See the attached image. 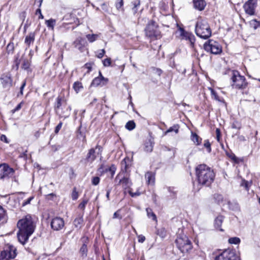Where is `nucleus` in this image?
Here are the masks:
<instances>
[{"instance_id": "f257e3e1", "label": "nucleus", "mask_w": 260, "mask_h": 260, "mask_svg": "<svg viewBox=\"0 0 260 260\" xmlns=\"http://www.w3.org/2000/svg\"><path fill=\"white\" fill-rule=\"evenodd\" d=\"M17 227L19 229L17 233L18 241L24 244L30 235L34 232L36 225L30 215H27L23 218L18 220Z\"/></svg>"}, {"instance_id": "f03ea898", "label": "nucleus", "mask_w": 260, "mask_h": 260, "mask_svg": "<svg viewBox=\"0 0 260 260\" xmlns=\"http://www.w3.org/2000/svg\"><path fill=\"white\" fill-rule=\"evenodd\" d=\"M196 175L199 184L205 186H209L215 178L213 170L205 164L199 165L196 167Z\"/></svg>"}, {"instance_id": "7ed1b4c3", "label": "nucleus", "mask_w": 260, "mask_h": 260, "mask_svg": "<svg viewBox=\"0 0 260 260\" xmlns=\"http://www.w3.org/2000/svg\"><path fill=\"white\" fill-rule=\"evenodd\" d=\"M223 74H228L230 76L231 85L233 88L244 89L247 87L248 82L246 81L245 77L242 76L238 71L228 69Z\"/></svg>"}, {"instance_id": "20e7f679", "label": "nucleus", "mask_w": 260, "mask_h": 260, "mask_svg": "<svg viewBox=\"0 0 260 260\" xmlns=\"http://www.w3.org/2000/svg\"><path fill=\"white\" fill-rule=\"evenodd\" d=\"M195 31L200 38L207 39L211 36L212 31L207 20L201 17L198 18L196 24Z\"/></svg>"}, {"instance_id": "39448f33", "label": "nucleus", "mask_w": 260, "mask_h": 260, "mask_svg": "<svg viewBox=\"0 0 260 260\" xmlns=\"http://www.w3.org/2000/svg\"><path fill=\"white\" fill-rule=\"evenodd\" d=\"M178 249L182 252H187L192 249V244L188 237L183 234L178 236L175 241Z\"/></svg>"}, {"instance_id": "423d86ee", "label": "nucleus", "mask_w": 260, "mask_h": 260, "mask_svg": "<svg viewBox=\"0 0 260 260\" xmlns=\"http://www.w3.org/2000/svg\"><path fill=\"white\" fill-rule=\"evenodd\" d=\"M146 36L150 39H158L161 37L158 25L153 20H150L145 29Z\"/></svg>"}, {"instance_id": "0eeeda50", "label": "nucleus", "mask_w": 260, "mask_h": 260, "mask_svg": "<svg viewBox=\"0 0 260 260\" xmlns=\"http://www.w3.org/2000/svg\"><path fill=\"white\" fill-rule=\"evenodd\" d=\"M16 248L12 245H6L0 253V260H10L17 255Z\"/></svg>"}, {"instance_id": "6e6552de", "label": "nucleus", "mask_w": 260, "mask_h": 260, "mask_svg": "<svg viewBox=\"0 0 260 260\" xmlns=\"http://www.w3.org/2000/svg\"><path fill=\"white\" fill-rule=\"evenodd\" d=\"M204 48L207 52L214 54H218L221 52L222 48L220 44L212 40H209L204 45Z\"/></svg>"}, {"instance_id": "1a4fd4ad", "label": "nucleus", "mask_w": 260, "mask_h": 260, "mask_svg": "<svg viewBox=\"0 0 260 260\" xmlns=\"http://www.w3.org/2000/svg\"><path fill=\"white\" fill-rule=\"evenodd\" d=\"M215 260H240L235 250L226 249L216 256Z\"/></svg>"}, {"instance_id": "9d476101", "label": "nucleus", "mask_w": 260, "mask_h": 260, "mask_svg": "<svg viewBox=\"0 0 260 260\" xmlns=\"http://www.w3.org/2000/svg\"><path fill=\"white\" fill-rule=\"evenodd\" d=\"M14 170L10 168L7 164L0 165V179H8L12 177L14 173Z\"/></svg>"}, {"instance_id": "9b49d317", "label": "nucleus", "mask_w": 260, "mask_h": 260, "mask_svg": "<svg viewBox=\"0 0 260 260\" xmlns=\"http://www.w3.org/2000/svg\"><path fill=\"white\" fill-rule=\"evenodd\" d=\"M120 177V175L118 174L115 178V181H117L119 179L118 183L117 185H121L124 191V193L125 194L127 191L128 192L129 189H132L131 186H132L133 183L132 182L130 179L127 177L124 176L122 178Z\"/></svg>"}, {"instance_id": "f8f14e48", "label": "nucleus", "mask_w": 260, "mask_h": 260, "mask_svg": "<svg viewBox=\"0 0 260 260\" xmlns=\"http://www.w3.org/2000/svg\"><path fill=\"white\" fill-rule=\"evenodd\" d=\"M95 149L98 150L97 153L101 155L103 148L101 146L97 145L95 148H91L89 150L85 159L86 162L91 163L95 159L96 157Z\"/></svg>"}, {"instance_id": "ddd939ff", "label": "nucleus", "mask_w": 260, "mask_h": 260, "mask_svg": "<svg viewBox=\"0 0 260 260\" xmlns=\"http://www.w3.org/2000/svg\"><path fill=\"white\" fill-rule=\"evenodd\" d=\"M12 78L9 73L3 74L0 77V82L3 87L5 89H10L12 86Z\"/></svg>"}, {"instance_id": "4468645a", "label": "nucleus", "mask_w": 260, "mask_h": 260, "mask_svg": "<svg viewBox=\"0 0 260 260\" xmlns=\"http://www.w3.org/2000/svg\"><path fill=\"white\" fill-rule=\"evenodd\" d=\"M256 6V0H248L243 6L245 13L249 15H253Z\"/></svg>"}, {"instance_id": "2eb2a0df", "label": "nucleus", "mask_w": 260, "mask_h": 260, "mask_svg": "<svg viewBox=\"0 0 260 260\" xmlns=\"http://www.w3.org/2000/svg\"><path fill=\"white\" fill-rule=\"evenodd\" d=\"M180 36L182 37V39L188 41L190 44L191 47L193 46L195 42V37L194 36L188 31H185L183 28H180Z\"/></svg>"}, {"instance_id": "dca6fc26", "label": "nucleus", "mask_w": 260, "mask_h": 260, "mask_svg": "<svg viewBox=\"0 0 260 260\" xmlns=\"http://www.w3.org/2000/svg\"><path fill=\"white\" fill-rule=\"evenodd\" d=\"M64 225V222L60 217H55L52 219L51 222V226L54 231H59L62 229Z\"/></svg>"}, {"instance_id": "f3484780", "label": "nucleus", "mask_w": 260, "mask_h": 260, "mask_svg": "<svg viewBox=\"0 0 260 260\" xmlns=\"http://www.w3.org/2000/svg\"><path fill=\"white\" fill-rule=\"evenodd\" d=\"M76 18L72 15V13L66 14L62 18V21L65 22H63L60 25V27L62 28L65 27V25H69L73 24L75 22Z\"/></svg>"}, {"instance_id": "a211bd4d", "label": "nucleus", "mask_w": 260, "mask_h": 260, "mask_svg": "<svg viewBox=\"0 0 260 260\" xmlns=\"http://www.w3.org/2000/svg\"><path fill=\"white\" fill-rule=\"evenodd\" d=\"M100 75L99 77L95 78L92 81L91 85L92 86H103L105 85L107 82L108 79L105 78L102 75L101 73L100 72Z\"/></svg>"}, {"instance_id": "6ab92c4d", "label": "nucleus", "mask_w": 260, "mask_h": 260, "mask_svg": "<svg viewBox=\"0 0 260 260\" xmlns=\"http://www.w3.org/2000/svg\"><path fill=\"white\" fill-rule=\"evenodd\" d=\"M192 1L194 8L199 11H203L206 6L205 0H192Z\"/></svg>"}, {"instance_id": "aec40b11", "label": "nucleus", "mask_w": 260, "mask_h": 260, "mask_svg": "<svg viewBox=\"0 0 260 260\" xmlns=\"http://www.w3.org/2000/svg\"><path fill=\"white\" fill-rule=\"evenodd\" d=\"M74 45L75 48L78 49L80 52L84 51V39L81 37H78L74 42Z\"/></svg>"}, {"instance_id": "412c9836", "label": "nucleus", "mask_w": 260, "mask_h": 260, "mask_svg": "<svg viewBox=\"0 0 260 260\" xmlns=\"http://www.w3.org/2000/svg\"><path fill=\"white\" fill-rule=\"evenodd\" d=\"M35 32H30L25 37L24 43L27 47H29L31 44H32L35 39Z\"/></svg>"}, {"instance_id": "4be33fe9", "label": "nucleus", "mask_w": 260, "mask_h": 260, "mask_svg": "<svg viewBox=\"0 0 260 260\" xmlns=\"http://www.w3.org/2000/svg\"><path fill=\"white\" fill-rule=\"evenodd\" d=\"M62 114H57L59 117L66 118L68 117L70 114V111L71 110L70 107L63 105V107L61 108Z\"/></svg>"}, {"instance_id": "5701e85b", "label": "nucleus", "mask_w": 260, "mask_h": 260, "mask_svg": "<svg viewBox=\"0 0 260 260\" xmlns=\"http://www.w3.org/2000/svg\"><path fill=\"white\" fill-rule=\"evenodd\" d=\"M224 220V217L222 215L218 216L214 220V226L215 228L217 229H218L220 231H223V230L221 228L222 223Z\"/></svg>"}, {"instance_id": "b1692460", "label": "nucleus", "mask_w": 260, "mask_h": 260, "mask_svg": "<svg viewBox=\"0 0 260 260\" xmlns=\"http://www.w3.org/2000/svg\"><path fill=\"white\" fill-rule=\"evenodd\" d=\"M145 178L147 182L149 184L153 185L155 182V175L152 172H147L145 175Z\"/></svg>"}, {"instance_id": "393cba45", "label": "nucleus", "mask_w": 260, "mask_h": 260, "mask_svg": "<svg viewBox=\"0 0 260 260\" xmlns=\"http://www.w3.org/2000/svg\"><path fill=\"white\" fill-rule=\"evenodd\" d=\"M61 100L59 97H58L56 99V104L55 105V110L57 114H62L61 112V108L63 107V105L61 104Z\"/></svg>"}, {"instance_id": "a878e982", "label": "nucleus", "mask_w": 260, "mask_h": 260, "mask_svg": "<svg viewBox=\"0 0 260 260\" xmlns=\"http://www.w3.org/2000/svg\"><path fill=\"white\" fill-rule=\"evenodd\" d=\"M74 225L77 229H81L83 225V216H79L76 218L73 222Z\"/></svg>"}, {"instance_id": "bb28decb", "label": "nucleus", "mask_w": 260, "mask_h": 260, "mask_svg": "<svg viewBox=\"0 0 260 260\" xmlns=\"http://www.w3.org/2000/svg\"><path fill=\"white\" fill-rule=\"evenodd\" d=\"M153 143L151 140L146 141L144 144V150L147 152H151L153 150Z\"/></svg>"}, {"instance_id": "cd10ccee", "label": "nucleus", "mask_w": 260, "mask_h": 260, "mask_svg": "<svg viewBox=\"0 0 260 260\" xmlns=\"http://www.w3.org/2000/svg\"><path fill=\"white\" fill-rule=\"evenodd\" d=\"M133 7L132 8L133 14H136L140 6V1L139 0H135L132 2Z\"/></svg>"}, {"instance_id": "c85d7f7f", "label": "nucleus", "mask_w": 260, "mask_h": 260, "mask_svg": "<svg viewBox=\"0 0 260 260\" xmlns=\"http://www.w3.org/2000/svg\"><path fill=\"white\" fill-rule=\"evenodd\" d=\"M191 139L196 145H199L201 143L202 139L196 133H191Z\"/></svg>"}, {"instance_id": "c756f323", "label": "nucleus", "mask_w": 260, "mask_h": 260, "mask_svg": "<svg viewBox=\"0 0 260 260\" xmlns=\"http://www.w3.org/2000/svg\"><path fill=\"white\" fill-rule=\"evenodd\" d=\"M56 22L55 19L51 18L45 21V24L49 28H50L51 30H53Z\"/></svg>"}, {"instance_id": "7c9ffc66", "label": "nucleus", "mask_w": 260, "mask_h": 260, "mask_svg": "<svg viewBox=\"0 0 260 260\" xmlns=\"http://www.w3.org/2000/svg\"><path fill=\"white\" fill-rule=\"evenodd\" d=\"M146 211L148 218H152L154 221H157L156 216L151 208H147Z\"/></svg>"}, {"instance_id": "2f4dec72", "label": "nucleus", "mask_w": 260, "mask_h": 260, "mask_svg": "<svg viewBox=\"0 0 260 260\" xmlns=\"http://www.w3.org/2000/svg\"><path fill=\"white\" fill-rule=\"evenodd\" d=\"M174 132L175 134H177L179 132V126L177 124L174 125L173 126L170 127L167 131L164 133V136L167 135L168 133Z\"/></svg>"}, {"instance_id": "473e14b6", "label": "nucleus", "mask_w": 260, "mask_h": 260, "mask_svg": "<svg viewBox=\"0 0 260 260\" xmlns=\"http://www.w3.org/2000/svg\"><path fill=\"white\" fill-rule=\"evenodd\" d=\"M87 247L86 244H83L80 249V253L82 257H85L87 256Z\"/></svg>"}, {"instance_id": "72a5a7b5", "label": "nucleus", "mask_w": 260, "mask_h": 260, "mask_svg": "<svg viewBox=\"0 0 260 260\" xmlns=\"http://www.w3.org/2000/svg\"><path fill=\"white\" fill-rule=\"evenodd\" d=\"M135 127L136 124L133 120L128 121L125 125V127L129 131H132L135 128Z\"/></svg>"}, {"instance_id": "f704fd0d", "label": "nucleus", "mask_w": 260, "mask_h": 260, "mask_svg": "<svg viewBox=\"0 0 260 260\" xmlns=\"http://www.w3.org/2000/svg\"><path fill=\"white\" fill-rule=\"evenodd\" d=\"M83 88L82 83L80 82H75L73 84V88L77 93L79 92Z\"/></svg>"}, {"instance_id": "c9c22d12", "label": "nucleus", "mask_w": 260, "mask_h": 260, "mask_svg": "<svg viewBox=\"0 0 260 260\" xmlns=\"http://www.w3.org/2000/svg\"><path fill=\"white\" fill-rule=\"evenodd\" d=\"M168 192L170 193L169 197L170 199H174L176 198V191L174 190L173 187H169L167 188Z\"/></svg>"}, {"instance_id": "e433bc0d", "label": "nucleus", "mask_w": 260, "mask_h": 260, "mask_svg": "<svg viewBox=\"0 0 260 260\" xmlns=\"http://www.w3.org/2000/svg\"><path fill=\"white\" fill-rule=\"evenodd\" d=\"M249 23L250 26L253 27L254 29H256L258 27H260V22L255 19L251 20Z\"/></svg>"}, {"instance_id": "4c0bfd02", "label": "nucleus", "mask_w": 260, "mask_h": 260, "mask_svg": "<svg viewBox=\"0 0 260 260\" xmlns=\"http://www.w3.org/2000/svg\"><path fill=\"white\" fill-rule=\"evenodd\" d=\"M98 36L96 34H88L86 35V38L89 42L92 43L97 39Z\"/></svg>"}, {"instance_id": "58836bf2", "label": "nucleus", "mask_w": 260, "mask_h": 260, "mask_svg": "<svg viewBox=\"0 0 260 260\" xmlns=\"http://www.w3.org/2000/svg\"><path fill=\"white\" fill-rule=\"evenodd\" d=\"M116 170V168L115 165H112L110 167L106 168L105 171L106 172H110L111 173L112 177H113L115 174Z\"/></svg>"}, {"instance_id": "ea45409f", "label": "nucleus", "mask_w": 260, "mask_h": 260, "mask_svg": "<svg viewBox=\"0 0 260 260\" xmlns=\"http://www.w3.org/2000/svg\"><path fill=\"white\" fill-rule=\"evenodd\" d=\"M6 218V211L0 205V221Z\"/></svg>"}, {"instance_id": "a19ab883", "label": "nucleus", "mask_w": 260, "mask_h": 260, "mask_svg": "<svg viewBox=\"0 0 260 260\" xmlns=\"http://www.w3.org/2000/svg\"><path fill=\"white\" fill-rule=\"evenodd\" d=\"M14 49V44L9 43L7 46V52L8 54H12Z\"/></svg>"}, {"instance_id": "79ce46f5", "label": "nucleus", "mask_w": 260, "mask_h": 260, "mask_svg": "<svg viewBox=\"0 0 260 260\" xmlns=\"http://www.w3.org/2000/svg\"><path fill=\"white\" fill-rule=\"evenodd\" d=\"M240 239L238 237H233L229 239V242L230 244H238L240 243Z\"/></svg>"}, {"instance_id": "37998d69", "label": "nucleus", "mask_w": 260, "mask_h": 260, "mask_svg": "<svg viewBox=\"0 0 260 260\" xmlns=\"http://www.w3.org/2000/svg\"><path fill=\"white\" fill-rule=\"evenodd\" d=\"M29 66H30V61L28 59H24L23 60V63H22V68L24 70H28L29 68Z\"/></svg>"}, {"instance_id": "c03bdc74", "label": "nucleus", "mask_w": 260, "mask_h": 260, "mask_svg": "<svg viewBox=\"0 0 260 260\" xmlns=\"http://www.w3.org/2000/svg\"><path fill=\"white\" fill-rule=\"evenodd\" d=\"M88 202V200L87 199L83 200L82 202L79 205V208L84 210Z\"/></svg>"}, {"instance_id": "a18cd8bd", "label": "nucleus", "mask_w": 260, "mask_h": 260, "mask_svg": "<svg viewBox=\"0 0 260 260\" xmlns=\"http://www.w3.org/2000/svg\"><path fill=\"white\" fill-rule=\"evenodd\" d=\"M128 192L129 194V195L133 198L139 196L141 194V192L138 190H137L135 192H133L132 188L129 189Z\"/></svg>"}, {"instance_id": "49530a36", "label": "nucleus", "mask_w": 260, "mask_h": 260, "mask_svg": "<svg viewBox=\"0 0 260 260\" xmlns=\"http://www.w3.org/2000/svg\"><path fill=\"white\" fill-rule=\"evenodd\" d=\"M100 178L99 177H93L91 180L92 184L93 185H97L99 184Z\"/></svg>"}, {"instance_id": "de8ad7c7", "label": "nucleus", "mask_w": 260, "mask_h": 260, "mask_svg": "<svg viewBox=\"0 0 260 260\" xmlns=\"http://www.w3.org/2000/svg\"><path fill=\"white\" fill-rule=\"evenodd\" d=\"M103 65L105 67H109L111 66V60L110 58H107L105 59L103 61Z\"/></svg>"}, {"instance_id": "09e8293b", "label": "nucleus", "mask_w": 260, "mask_h": 260, "mask_svg": "<svg viewBox=\"0 0 260 260\" xmlns=\"http://www.w3.org/2000/svg\"><path fill=\"white\" fill-rule=\"evenodd\" d=\"M157 234L161 238H164L166 236V232L164 229H159L157 231Z\"/></svg>"}, {"instance_id": "8fccbe9b", "label": "nucleus", "mask_w": 260, "mask_h": 260, "mask_svg": "<svg viewBox=\"0 0 260 260\" xmlns=\"http://www.w3.org/2000/svg\"><path fill=\"white\" fill-rule=\"evenodd\" d=\"M214 198L215 200L217 201L218 203L223 201V197L221 194H215L214 195Z\"/></svg>"}, {"instance_id": "3c124183", "label": "nucleus", "mask_w": 260, "mask_h": 260, "mask_svg": "<svg viewBox=\"0 0 260 260\" xmlns=\"http://www.w3.org/2000/svg\"><path fill=\"white\" fill-rule=\"evenodd\" d=\"M78 198V193L76 191V188L73 189L72 193V198L73 200H76Z\"/></svg>"}, {"instance_id": "603ef678", "label": "nucleus", "mask_w": 260, "mask_h": 260, "mask_svg": "<svg viewBox=\"0 0 260 260\" xmlns=\"http://www.w3.org/2000/svg\"><path fill=\"white\" fill-rule=\"evenodd\" d=\"M204 145L208 149V151L210 152L211 151V144L208 140H205Z\"/></svg>"}, {"instance_id": "864d4df0", "label": "nucleus", "mask_w": 260, "mask_h": 260, "mask_svg": "<svg viewBox=\"0 0 260 260\" xmlns=\"http://www.w3.org/2000/svg\"><path fill=\"white\" fill-rule=\"evenodd\" d=\"M123 5V0H117L115 6L117 10H119Z\"/></svg>"}, {"instance_id": "5fc2aeb1", "label": "nucleus", "mask_w": 260, "mask_h": 260, "mask_svg": "<svg viewBox=\"0 0 260 260\" xmlns=\"http://www.w3.org/2000/svg\"><path fill=\"white\" fill-rule=\"evenodd\" d=\"M241 186H243L244 187V188L246 190H249V183L248 181H246L245 180H243L241 184Z\"/></svg>"}, {"instance_id": "6e6d98bb", "label": "nucleus", "mask_w": 260, "mask_h": 260, "mask_svg": "<svg viewBox=\"0 0 260 260\" xmlns=\"http://www.w3.org/2000/svg\"><path fill=\"white\" fill-rule=\"evenodd\" d=\"M0 140L7 144L9 143L10 142L9 140L8 139L7 137L5 135H2L1 136Z\"/></svg>"}, {"instance_id": "4d7b16f0", "label": "nucleus", "mask_w": 260, "mask_h": 260, "mask_svg": "<svg viewBox=\"0 0 260 260\" xmlns=\"http://www.w3.org/2000/svg\"><path fill=\"white\" fill-rule=\"evenodd\" d=\"M105 53V51L104 49H102L100 51V52L97 54L96 56L99 58H102Z\"/></svg>"}, {"instance_id": "13d9d810", "label": "nucleus", "mask_w": 260, "mask_h": 260, "mask_svg": "<svg viewBox=\"0 0 260 260\" xmlns=\"http://www.w3.org/2000/svg\"><path fill=\"white\" fill-rule=\"evenodd\" d=\"M34 199L33 197H29L28 199L24 201L23 203H22V206H25L27 205V204H30L31 201Z\"/></svg>"}, {"instance_id": "bf43d9fd", "label": "nucleus", "mask_w": 260, "mask_h": 260, "mask_svg": "<svg viewBox=\"0 0 260 260\" xmlns=\"http://www.w3.org/2000/svg\"><path fill=\"white\" fill-rule=\"evenodd\" d=\"M153 71L154 73L157 75L158 76H160L161 74L162 73V71L158 68H154Z\"/></svg>"}, {"instance_id": "052dcab7", "label": "nucleus", "mask_w": 260, "mask_h": 260, "mask_svg": "<svg viewBox=\"0 0 260 260\" xmlns=\"http://www.w3.org/2000/svg\"><path fill=\"white\" fill-rule=\"evenodd\" d=\"M122 168L124 167V170L126 171L128 167V165L126 164V159L124 158L121 161Z\"/></svg>"}, {"instance_id": "680f3d73", "label": "nucleus", "mask_w": 260, "mask_h": 260, "mask_svg": "<svg viewBox=\"0 0 260 260\" xmlns=\"http://www.w3.org/2000/svg\"><path fill=\"white\" fill-rule=\"evenodd\" d=\"M36 14L37 15V14H39V19H43L44 18V16L43 15H42V13H41V10L40 9H38L36 11Z\"/></svg>"}, {"instance_id": "e2e57ef3", "label": "nucleus", "mask_w": 260, "mask_h": 260, "mask_svg": "<svg viewBox=\"0 0 260 260\" xmlns=\"http://www.w3.org/2000/svg\"><path fill=\"white\" fill-rule=\"evenodd\" d=\"M152 200L154 204H157V196L154 192L152 194Z\"/></svg>"}, {"instance_id": "0e129e2a", "label": "nucleus", "mask_w": 260, "mask_h": 260, "mask_svg": "<svg viewBox=\"0 0 260 260\" xmlns=\"http://www.w3.org/2000/svg\"><path fill=\"white\" fill-rule=\"evenodd\" d=\"M138 238V242L140 243H143L145 240V236H144L142 235H139Z\"/></svg>"}, {"instance_id": "69168bd1", "label": "nucleus", "mask_w": 260, "mask_h": 260, "mask_svg": "<svg viewBox=\"0 0 260 260\" xmlns=\"http://www.w3.org/2000/svg\"><path fill=\"white\" fill-rule=\"evenodd\" d=\"M26 16V13L25 11L21 12L20 14V17L22 19V22H23L25 19Z\"/></svg>"}, {"instance_id": "338daca9", "label": "nucleus", "mask_w": 260, "mask_h": 260, "mask_svg": "<svg viewBox=\"0 0 260 260\" xmlns=\"http://www.w3.org/2000/svg\"><path fill=\"white\" fill-rule=\"evenodd\" d=\"M62 122H59L57 125L55 127V133H57L59 131L60 129V128H61V126H62Z\"/></svg>"}, {"instance_id": "774afa93", "label": "nucleus", "mask_w": 260, "mask_h": 260, "mask_svg": "<svg viewBox=\"0 0 260 260\" xmlns=\"http://www.w3.org/2000/svg\"><path fill=\"white\" fill-rule=\"evenodd\" d=\"M22 103H19L12 111V113H15V112L19 110L21 108Z\"/></svg>"}]
</instances>
